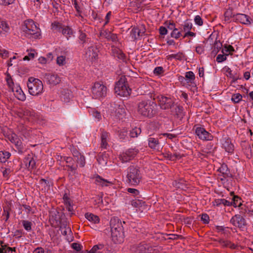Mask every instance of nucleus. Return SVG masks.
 <instances>
[{
  "label": "nucleus",
  "mask_w": 253,
  "mask_h": 253,
  "mask_svg": "<svg viewBox=\"0 0 253 253\" xmlns=\"http://www.w3.org/2000/svg\"><path fill=\"white\" fill-rule=\"evenodd\" d=\"M109 137V133L106 131H103L101 133V147L102 148L106 149L108 143V138Z\"/></svg>",
  "instance_id": "nucleus-24"
},
{
  "label": "nucleus",
  "mask_w": 253,
  "mask_h": 253,
  "mask_svg": "<svg viewBox=\"0 0 253 253\" xmlns=\"http://www.w3.org/2000/svg\"><path fill=\"white\" fill-rule=\"evenodd\" d=\"M233 203L232 205L234 207H236L237 206H240L241 203L240 202L241 199L238 196H235L233 198Z\"/></svg>",
  "instance_id": "nucleus-56"
},
{
  "label": "nucleus",
  "mask_w": 253,
  "mask_h": 253,
  "mask_svg": "<svg viewBox=\"0 0 253 253\" xmlns=\"http://www.w3.org/2000/svg\"><path fill=\"white\" fill-rule=\"evenodd\" d=\"M144 31L139 29L137 27H133L131 31V36L134 39H137L139 37L142 36Z\"/></svg>",
  "instance_id": "nucleus-26"
},
{
  "label": "nucleus",
  "mask_w": 253,
  "mask_h": 253,
  "mask_svg": "<svg viewBox=\"0 0 253 253\" xmlns=\"http://www.w3.org/2000/svg\"><path fill=\"white\" fill-rule=\"evenodd\" d=\"M230 223L234 226L244 228L246 225L245 219L240 214H236L230 219Z\"/></svg>",
  "instance_id": "nucleus-14"
},
{
  "label": "nucleus",
  "mask_w": 253,
  "mask_h": 253,
  "mask_svg": "<svg viewBox=\"0 0 253 253\" xmlns=\"http://www.w3.org/2000/svg\"><path fill=\"white\" fill-rule=\"evenodd\" d=\"M11 171L10 169H6L2 171V174L4 178L8 179L10 176Z\"/></svg>",
  "instance_id": "nucleus-63"
},
{
  "label": "nucleus",
  "mask_w": 253,
  "mask_h": 253,
  "mask_svg": "<svg viewBox=\"0 0 253 253\" xmlns=\"http://www.w3.org/2000/svg\"><path fill=\"white\" fill-rule=\"evenodd\" d=\"M22 225L24 229L27 231H30L32 230V222L28 221L23 220L22 221Z\"/></svg>",
  "instance_id": "nucleus-47"
},
{
  "label": "nucleus",
  "mask_w": 253,
  "mask_h": 253,
  "mask_svg": "<svg viewBox=\"0 0 253 253\" xmlns=\"http://www.w3.org/2000/svg\"><path fill=\"white\" fill-rule=\"evenodd\" d=\"M164 72V69L162 67L159 66L156 67L154 70V73L155 75H158L162 74Z\"/></svg>",
  "instance_id": "nucleus-60"
},
{
  "label": "nucleus",
  "mask_w": 253,
  "mask_h": 253,
  "mask_svg": "<svg viewBox=\"0 0 253 253\" xmlns=\"http://www.w3.org/2000/svg\"><path fill=\"white\" fill-rule=\"evenodd\" d=\"M195 133L199 139L209 141L213 139V136L202 127H198L196 128Z\"/></svg>",
  "instance_id": "nucleus-13"
},
{
  "label": "nucleus",
  "mask_w": 253,
  "mask_h": 253,
  "mask_svg": "<svg viewBox=\"0 0 253 253\" xmlns=\"http://www.w3.org/2000/svg\"><path fill=\"white\" fill-rule=\"evenodd\" d=\"M63 200L66 206L73 204L71 200L68 197L67 194H65L63 197Z\"/></svg>",
  "instance_id": "nucleus-54"
},
{
  "label": "nucleus",
  "mask_w": 253,
  "mask_h": 253,
  "mask_svg": "<svg viewBox=\"0 0 253 253\" xmlns=\"http://www.w3.org/2000/svg\"><path fill=\"white\" fill-rule=\"evenodd\" d=\"M114 89L116 93L124 97L129 96L131 92V89L128 86L125 77L120 78L116 83Z\"/></svg>",
  "instance_id": "nucleus-7"
},
{
  "label": "nucleus",
  "mask_w": 253,
  "mask_h": 253,
  "mask_svg": "<svg viewBox=\"0 0 253 253\" xmlns=\"http://www.w3.org/2000/svg\"><path fill=\"white\" fill-rule=\"evenodd\" d=\"M138 153V150L129 149L120 154L119 158L123 163L127 162L133 159Z\"/></svg>",
  "instance_id": "nucleus-11"
},
{
  "label": "nucleus",
  "mask_w": 253,
  "mask_h": 253,
  "mask_svg": "<svg viewBox=\"0 0 253 253\" xmlns=\"http://www.w3.org/2000/svg\"><path fill=\"white\" fill-rule=\"evenodd\" d=\"M195 23L198 26H202L203 24V21L200 15H196L194 18Z\"/></svg>",
  "instance_id": "nucleus-55"
},
{
  "label": "nucleus",
  "mask_w": 253,
  "mask_h": 253,
  "mask_svg": "<svg viewBox=\"0 0 253 253\" xmlns=\"http://www.w3.org/2000/svg\"><path fill=\"white\" fill-rule=\"evenodd\" d=\"M165 25L167 27V29L172 31L175 28L176 26L174 22H170V21H167L165 23Z\"/></svg>",
  "instance_id": "nucleus-49"
},
{
  "label": "nucleus",
  "mask_w": 253,
  "mask_h": 253,
  "mask_svg": "<svg viewBox=\"0 0 253 253\" xmlns=\"http://www.w3.org/2000/svg\"><path fill=\"white\" fill-rule=\"evenodd\" d=\"M8 140L12 143H14L16 141L19 139L18 136L14 133L9 134L8 135Z\"/></svg>",
  "instance_id": "nucleus-52"
},
{
  "label": "nucleus",
  "mask_w": 253,
  "mask_h": 253,
  "mask_svg": "<svg viewBox=\"0 0 253 253\" xmlns=\"http://www.w3.org/2000/svg\"><path fill=\"white\" fill-rule=\"evenodd\" d=\"M0 56L3 58H6L9 56V52L4 49H1Z\"/></svg>",
  "instance_id": "nucleus-62"
},
{
  "label": "nucleus",
  "mask_w": 253,
  "mask_h": 253,
  "mask_svg": "<svg viewBox=\"0 0 253 253\" xmlns=\"http://www.w3.org/2000/svg\"><path fill=\"white\" fill-rule=\"evenodd\" d=\"M233 51H234V48L230 45H225L222 50V53L225 54H228L227 53H230Z\"/></svg>",
  "instance_id": "nucleus-43"
},
{
  "label": "nucleus",
  "mask_w": 253,
  "mask_h": 253,
  "mask_svg": "<svg viewBox=\"0 0 253 253\" xmlns=\"http://www.w3.org/2000/svg\"><path fill=\"white\" fill-rule=\"evenodd\" d=\"M44 81L50 85H55L61 82L60 77L56 73H45L43 75Z\"/></svg>",
  "instance_id": "nucleus-10"
},
{
  "label": "nucleus",
  "mask_w": 253,
  "mask_h": 253,
  "mask_svg": "<svg viewBox=\"0 0 253 253\" xmlns=\"http://www.w3.org/2000/svg\"><path fill=\"white\" fill-rule=\"evenodd\" d=\"M193 27V24L191 22L188 21L184 22L183 25V31L185 33L190 31Z\"/></svg>",
  "instance_id": "nucleus-42"
},
{
  "label": "nucleus",
  "mask_w": 253,
  "mask_h": 253,
  "mask_svg": "<svg viewBox=\"0 0 253 253\" xmlns=\"http://www.w3.org/2000/svg\"><path fill=\"white\" fill-rule=\"evenodd\" d=\"M27 86L29 93L33 96L41 95L43 90L42 82L38 79L30 77L27 82Z\"/></svg>",
  "instance_id": "nucleus-4"
},
{
  "label": "nucleus",
  "mask_w": 253,
  "mask_h": 253,
  "mask_svg": "<svg viewBox=\"0 0 253 253\" xmlns=\"http://www.w3.org/2000/svg\"><path fill=\"white\" fill-rule=\"evenodd\" d=\"M233 18L236 21L244 25H250L253 23V20L245 14L237 13L233 15Z\"/></svg>",
  "instance_id": "nucleus-15"
},
{
  "label": "nucleus",
  "mask_w": 253,
  "mask_h": 253,
  "mask_svg": "<svg viewBox=\"0 0 253 253\" xmlns=\"http://www.w3.org/2000/svg\"><path fill=\"white\" fill-rule=\"evenodd\" d=\"M110 224L113 241L115 244L123 243L124 239V234L121 221L117 218H113L111 219Z\"/></svg>",
  "instance_id": "nucleus-2"
},
{
  "label": "nucleus",
  "mask_w": 253,
  "mask_h": 253,
  "mask_svg": "<svg viewBox=\"0 0 253 253\" xmlns=\"http://www.w3.org/2000/svg\"><path fill=\"white\" fill-rule=\"evenodd\" d=\"M95 183L100 186H108L113 183L107 179L102 178L100 176L97 175L94 177Z\"/></svg>",
  "instance_id": "nucleus-19"
},
{
  "label": "nucleus",
  "mask_w": 253,
  "mask_h": 253,
  "mask_svg": "<svg viewBox=\"0 0 253 253\" xmlns=\"http://www.w3.org/2000/svg\"><path fill=\"white\" fill-rule=\"evenodd\" d=\"M85 217L90 222L93 224H97L100 221L99 217L93 213L87 212L84 215Z\"/></svg>",
  "instance_id": "nucleus-22"
},
{
  "label": "nucleus",
  "mask_w": 253,
  "mask_h": 253,
  "mask_svg": "<svg viewBox=\"0 0 253 253\" xmlns=\"http://www.w3.org/2000/svg\"><path fill=\"white\" fill-rule=\"evenodd\" d=\"M157 98L159 105L162 109L167 110L171 109V114L177 115V113L180 110V108L178 106H174V102L171 98L163 95H160L158 96Z\"/></svg>",
  "instance_id": "nucleus-5"
},
{
  "label": "nucleus",
  "mask_w": 253,
  "mask_h": 253,
  "mask_svg": "<svg viewBox=\"0 0 253 253\" xmlns=\"http://www.w3.org/2000/svg\"><path fill=\"white\" fill-rule=\"evenodd\" d=\"M14 144L18 150V153L22 154L24 152V146L21 140L20 139H18Z\"/></svg>",
  "instance_id": "nucleus-35"
},
{
  "label": "nucleus",
  "mask_w": 253,
  "mask_h": 253,
  "mask_svg": "<svg viewBox=\"0 0 253 253\" xmlns=\"http://www.w3.org/2000/svg\"><path fill=\"white\" fill-rule=\"evenodd\" d=\"M56 63L59 66H63L66 64V57L64 55L57 56Z\"/></svg>",
  "instance_id": "nucleus-33"
},
{
  "label": "nucleus",
  "mask_w": 253,
  "mask_h": 253,
  "mask_svg": "<svg viewBox=\"0 0 253 253\" xmlns=\"http://www.w3.org/2000/svg\"><path fill=\"white\" fill-rule=\"evenodd\" d=\"M157 104L150 100L142 101L138 105V113L145 117H152L157 113Z\"/></svg>",
  "instance_id": "nucleus-3"
},
{
  "label": "nucleus",
  "mask_w": 253,
  "mask_h": 253,
  "mask_svg": "<svg viewBox=\"0 0 253 253\" xmlns=\"http://www.w3.org/2000/svg\"><path fill=\"white\" fill-rule=\"evenodd\" d=\"M132 251L135 253H153L155 249L150 244L143 242L134 245L132 248Z\"/></svg>",
  "instance_id": "nucleus-9"
},
{
  "label": "nucleus",
  "mask_w": 253,
  "mask_h": 253,
  "mask_svg": "<svg viewBox=\"0 0 253 253\" xmlns=\"http://www.w3.org/2000/svg\"><path fill=\"white\" fill-rule=\"evenodd\" d=\"M166 157L170 161H176L180 159L181 158V156L180 154L175 153L174 154L167 153L166 154Z\"/></svg>",
  "instance_id": "nucleus-30"
},
{
  "label": "nucleus",
  "mask_w": 253,
  "mask_h": 253,
  "mask_svg": "<svg viewBox=\"0 0 253 253\" xmlns=\"http://www.w3.org/2000/svg\"><path fill=\"white\" fill-rule=\"evenodd\" d=\"M141 130L139 127H135L133 128L129 133L131 137H137L141 133Z\"/></svg>",
  "instance_id": "nucleus-38"
},
{
  "label": "nucleus",
  "mask_w": 253,
  "mask_h": 253,
  "mask_svg": "<svg viewBox=\"0 0 253 253\" xmlns=\"http://www.w3.org/2000/svg\"><path fill=\"white\" fill-rule=\"evenodd\" d=\"M9 31V27L5 21L0 20V35L5 36Z\"/></svg>",
  "instance_id": "nucleus-21"
},
{
  "label": "nucleus",
  "mask_w": 253,
  "mask_h": 253,
  "mask_svg": "<svg viewBox=\"0 0 253 253\" xmlns=\"http://www.w3.org/2000/svg\"><path fill=\"white\" fill-rule=\"evenodd\" d=\"M64 25L59 22H54L52 23L51 27L53 30L56 32H61Z\"/></svg>",
  "instance_id": "nucleus-36"
},
{
  "label": "nucleus",
  "mask_w": 253,
  "mask_h": 253,
  "mask_svg": "<svg viewBox=\"0 0 253 253\" xmlns=\"http://www.w3.org/2000/svg\"><path fill=\"white\" fill-rule=\"evenodd\" d=\"M77 162L81 167H84L85 165V158L84 156L79 155L77 160Z\"/></svg>",
  "instance_id": "nucleus-50"
},
{
  "label": "nucleus",
  "mask_w": 253,
  "mask_h": 253,
  "mask_svg": "<svg viewBox=\"0 0 253 253\" xmlns=\"http://www.w3.org/2000/svg\"><path fill=\"white\" fill-rule=\"evenodd\" d=\"M63 35L66 36L67 39L73 34L72 29L68 26H63L61 32Z\"/></svg>",
  "instance_id": "nucleus-27"
},
{
  "label": "nucleus",
  "mask_w": 253,
  "mask_h": 253,
  "mask_svg": "<svg viewBox=\"0 0 253 253\" xmlns=\"http://www.w3.org/2000/svg\"><path fill=\"white\" fill-rule=\"evenodd\" d=\"M223 70L226 74V76L230 78H232L234 81H236L238 79V78L235 77L232 73V70L228 67H224Z\"/></svg>",
  "instance_id": "nucleus-34"
},
{
  "label": "nucleus",
  "mask_w": 253,
  "mask_h": 253,
  "mask_svg": "<svg viewBox=\"0 0 253 253\" xmlns=\"http://www.w3.org/2000/svg\"><path fill=\"white\" fill-rule=\"evenodd\" d=\"M107 92V87L100 83H95L92 87V94L93 98L100 99L104 97Z\"/></svg>",
  "instance_id": "nucleus-8"
},
{
  "label": "nucleus",
  "mask_w": 253,
  "mask_h": 253,
  "mask_svg": "<svg viewBox=\"0 0 253 253\" xmlns=\"http://www.w3.org/2000/svg\"><path fill=\"white\" fill-rule=\"evenodd\" d=\"M98 52L99 50L96 46H91L87 48L86 51V58L91 62H93L97 59Z\"/></svg>",
  "instance_id": "nucleus-16"
},
{
  "label": "nucleus",
  "mask_w": 253,
  "mask_h": 253,
  "mask_svg": "<svg viewBox=\"0 0 253 253\" xmlns=\"http://www.w3.org/2000/svg\"><path fill=\"white\" fill-rule=\"evenodd\" d=\"M25 163H26L27 166L29 168L34 169L36 165V162L33 158H27L25 161Z\"/></svg>",
  "instance_id": "nucleus-45"
},
{
  "label": "nucleus",
  "mask_w": 253,
  "mask_h": 253,
  "mask_svg": "<svg viewBox=\"0 0 253 253\" xmlns=\"http://www.w3.org/2000/svg\"><path fill=\"white\" fill-rule=\"evenodd\" d=\"M126 178L130 185H137L142 178V175L139 168L134 166L129 167L127 170Z\"/></svg>",
  "instance_id": "nucleus-6"
},
{
  "label": "nucleus",
  "mask_w": 253,
  "mask_h": 253,
  "mask_svg": "<svg viewBox=\"0 0 253 253\" xmlns=\"http://www.w3.org/2000/svg\"><path fill=\"white\" fill-rule=\"evenodd\" d=\"M218 243L223 247H227L230 245V241L228 240H225L224 239H220L218 241Z\"/></svg>",
  "instance_id": "nucleus-59"
},
{
  "label": "nucleus",
  "mask_w": 253,
  "mask_h": 253,
  "mask_svg": "<svg viewBox=\"0 0 253 253\" xmlns=\"http://www.w3.org/2000/svg\"><path fill=\"white\" fill-rule=\"evenodd\" d=\"M28 52V55L25 56L23 58V60H30L31 59H33L35 58V55L37 54V53L36 52V51L34 49H30L27 50V51Z\"/></svg>",
  "instance_id": "nucleus-29"
},
{
  "label": "nucleus",
  "mask_w": 253,
  "mask_h": 253,
  "mask_svg": "<svg viewBox=\"0 0 253 253\" xmlns=\"http://www.w3.org/2000/svg\"><path fill=\"white\" fill-rule=\"evenodd\" d=\"M100 36L102 38L107 39L108 41L116 42L118 37L116 34L112 33L107 29H102L99 33Z\"/></svg>",
  "instance_id": "nucleus-17"
},
{
  "label": "nucleus",
  "mask_w": 253,
  "mask_h": 253,
  "mask_svg": "<svg viewBox=\"0 0 253 253\" xmlns=\"http://www.w3.org/2000/svg\"><path fill=\"white\" fill-rule=\"evenodd\" d=\"M228 54H225V55H223V54H218L217 57H216V60L217 62H222L225 60H226V56L228 55Z\"/></svg>",
  "instance_id": "nucleus-57"
},
{
  "label": "nucleus",
  "mask_w": 253,
  "mask_h": 253,
  "mask_svg": "<svg viewBox=\"0 0 253 253\" xmlns=\"http://www.w3.org/2000/svg\"><path fill=\"white\" fill-rule=\"evenodd\" d=\"M185 77L189 79L190 81H193L195 79V75L192 71H189L186 73Z\"/></svg>",
  "instance_id": "nucleus-58"
},
{
  "label": "nucleus",
  "mask_w": 253,
  "mask_h": 253,
  "mask_svg": "<svg viewBox=\"0 0 253 253\" xmlns=\"http://www.w3.org/2000/svg\"><path fill=\"white\" fill-rule=\"evenodd\" d=\"M204 50V47L203 45H199L196 47V52L199 54H203Z\"/></svg>",
  "instance_id": "nucleus-61"
},
{
  "label": "nucleus",
  "mask_w": 253,
  "mask_h": 253,
  "mask_svg": "<svg viewBox=\"0 0 253 253\" xmlns=\"http://www.w3.org/2000/svg\"><path fill=\"white\" fill-rule=\"evenodd\" d=\"M148 145L149 147L153 149H158L160 148V143L157 138L149 137L148 139Z\"/></svg>",
  "instance_id": "nucleus-20"
},
{
  "label": "nucleus",
  "mask_w": 253,
  "mask_h": 253,
  "mask_svg": "<svg viewBox=\"0 0 253 253\" xmlns=\"http://www.w3.org/2000/svg\"><path fill=\"white\" fill-rule=\"evenodd\" d=\"M242 99V96L240 93L233 94L231 97V100L235 103H238Z\"/></svg>",
  "instance_id": "nucleus-46"
},
{
  "label": "nucleus",
  "mask_w": 253,
  "mask_h": 253,
  "mask_svg": "<svg viewBox=\"0 0 253 253\" xmlns=\"http://www.w3.org/2000/svg\"><path fill=\"white\" fill-rule=\"evenodd\" d=\"M144 204V202L139 200H134L131 201V205L136 208H140Z\"/></svg>",
  "instance_id": "nucleus-44"
},
{
  "label": "nucleus",
  "mask_w": 253,
  "mask_h": 253,
  "mask_svg": "<svg viewBox=\"0 0 253 253\" xmlns=\"http://www.w3.org/2000/svg\"><path fill=\"white\" fill-rule=\"evenodd\" d=\"M127 131L126 129H121L119 131V137L121 140H125L127 138Z\"/></svg>",
  "instance_id": "nucleus-40"
},
{
  "label": "nucleus",
  "mask_w": 253,
  "mask_h": 253,
  "mask_svg": "<svg viewBox=\"0 0 253 253\" xmlns=\"http://www.w3.org/2000/svg\"><path fill=\"white\" fill-rule=\"evenodd\" d=\"M171 57L176 60L181 61L184 58V54L182 52H179L176 54H172L170 55Z\"/></svg>",
  "instance_id": "nucleus-51"
},
{
  "label": "nucleus",
  "mask_w": 253,
  "mask_h": 253,
  "mask_svg": "<svg viewBox=\"0 0 253 253\" xmlns=\"http://www.w3.org/2000/svg\"><path fill=\"white\" fill-rule=\"evenodd\" d=\"M90 113L92 116L97 121H99L101 119V115L99 112L95 110H92Z\"/></svg>",
  "instance_id": "nucleus-53"
},
{
  "label": "nucleus",
  "mask_w": 253,
  "mask_h": 253,
  "mask_svg": "<svg viewBox=\"0 0 253 253\" xmlns=\"http://www.w3.org/2000/svg\"><path fill=\"white\" fill-rule=\"evenodd\" d=\"M10 156L11 154L9 152L0 151V160L1 162H5Z\"/></svg>",
  "instance_id": "nucleus-37"
},
{
  "label": "nucleus",
  "mask_w": 253,
  "mask_h": 253,
  "mask_svg": "<svg viewBox=\"0 0 253 253\" xmlns=\"http://www.w3.org/2000/svg\"><path fill=\"white\" fill-rule=\"evenodd\" d=\"M222 47V43L219 41H215L212 46V52L216 54Z\"/></svg>",
  "instance_id": "nucleus-32"
},
{
  "label": "nucleus",
  "mask_w": 253,
  "mask_h": 253,
  "mask_svg": "<svg viewBox=\"0 0 253 253\" xmlns=\"http://www.w3.org/2000/svg\"><path fill=\"white\" fill-rule=\"evenodd\" d=\"M181 36H182L181 31H179L178 29L176 28H175L170 33L171 37L172 38H174L175 39H179Z\"/></svg>",
  "instance_id": "nucleus-39"
},
{
  "label": "nucleus",
  "mask_w": 253,
  "mask_h": 253,
  "mask_svg": "<svg viewBox=\"0 0 253 253\" xmlns=\"http://www.w3.org/2000/svg\"><path fill=\"white\" fill-rule=\"evenodd\" d=\"M221 147L228 154H232L234 153V145L231 139L228 137H223L221 141Z\"/></svg>",
  "instance_id": "nucleus-12"
},
{
  "label": "nucleus",
  "mask_w": 253,
  "mask_h": 253,
  "mask_svg": "<svg viewBox=\"0 0 253 253\" xmlns=\"http://www.w3.org/2000/svg\"><path fill=\"white\" fill-rule=\"evenodd\" d=\"M103 246L101 245H95L88 252V253H105L102 249Z\"/></svg>",
  "instance_id": "nucleus-31"
},
{
  "label": "nucleus",
  "mask_w": 253,
  "mask_h": 253,
  "mask_svg": "<svg viewBox=\"0 0 253 253\" xmlns=\"http://www.w3.org/2000/svg\"><path fill=\"white\" fill-rule=\"evenodd\" d=\"M60 229L62 235L66 236L67 237H68V236H71L72 234L71 229L68 226L67 224L61 225Z\"/></svg>",
  "instance_id": "nucleus-28"
},
{
  "label": "nucleus",
  "mask_w": 253,
  "mask_h": 253,
  "mask_svg": "<svg viewBox=\"0 0 253 253\" xmlns=\"http://www.w3.org/2000/svg\"><path fill=\"white\" fill-rule=\"evenodd\" d=\"M6 81L8 87L11 90L13 88H14V86H16L14 84V83H13V80L11 78V77L10 76V75H9V74L7 75L6 77Z\"/></svg>",
  "instance_id": "nucleus-48"
},
{
  "label": "nucleus",
  "mask_w": 253,
  "mask_h": 253,
  "mask_svg": "<svg viewBox=\"0 0 253 253\" xmlns=\"http://www.w3.org/2000/svg\"><path fill=\"white\" fill-rule=\"evenodd\" d=\"M126 113L125 109L123 105H117L115 111V115L119 119H122Z\"/></svg>",
  "instance_id": "nucleus-25"
},
{
  "label": "nucleus",
  "mask_w": 253,
  "mask_h": 253,
  "mask_svg": "<svg viewBox=\"0 0 253 253\" xmlns=\"http://www.w3.org/2000/svg\"><path fill=\"white\" fill-rule=\"evenodd\" d=\"M212 204L214 206H219L221 205L225 206H232V203L224 199H217L212 202Z\"/></svg>",
  "instance_id": "nucleus-23"
},
{
  "label": "nucleus",
  "mask_w": 253,
  "mask_h": 253,
  "mask_svg": "<svg viewBox=\"0 0 253 253\" xmlns=\"http://www.w3.org/2000/svg\"><path fill=\"white\" fill-rule=\"evenodd\" d=\"M219 171L223 175L224 177H226L228 175L229 170L226 165H222L219 168Z\"/></svg>",
  "instance_id": "nucleus-41"
},
{
  "label": "nucleus",
  "mask_w": 253,
  "mask_h": 253,
  "mask_svg": "<svg viewBox=\"0 0 253 253\" xmlns=\"http://www.w3.org/2000/svg\"><path fill=\"white\" fill-rule=\"evenodd\" d=\"M209 216L207 214H203L201 216V220L204 223H208L209 222Z\"/></svg>",
  "instance_id": "nucleus-64"
},
{
  "label": "nucleus",
  "mask_w": 253,
  "mask_h": 253,
  "mask_svg": "<svg viewBox=\"0 0 253 253\" xmlns=\"http://www.w3.org/2000/svg\"><path fill=\"white\" fill-rule=\"evenodd\" d=\"M22 36L30 39H38L41 36V30L34 21L31 19L25 20L21 27Z\"/></svg>",
  "instance_id": "nucleus-1"
},
{
  "label": "nucleus",
  "mask_w": 253,
  "mask_h": 253,
  "mask_svg": "<svg viewBox=\"0 0 253 253\" xmlns=\"http://www.w3.org/2000/svg\"><path fill=\"white\" fill-rule=\"evenodd\" d=\"M14 96L18 100L24 101L26 99V95L22 91V89L18 85H16L12 90Z\"/></svg>",
  "instance_id": "nucleus-18"
}]
</instances>
